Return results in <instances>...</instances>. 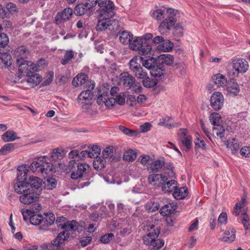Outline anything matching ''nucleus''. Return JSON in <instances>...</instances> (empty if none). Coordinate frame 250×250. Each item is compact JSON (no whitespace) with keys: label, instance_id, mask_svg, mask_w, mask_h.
<instances>
[{"label":"nucleus","instance_id":"obj_1","mask_svg":"<svg viewBox=\"0 0 250 250\" xmlns=\"http://www.w3.org/2000/svg\"><path fill=\"white\" fill-rule=\"evenodd\" d=\"M66 153L62 148H57L52 150L50 157L46 156H40L35 159L30 165V168L37 174H47L49 172L57 171V160L63 158Z\"/></svg>","mask_w":250,"mask_h":250},{"label":"nucleus","instance_id":"obj_2","mask_svg":"<svg viewBox=\"0 0 250 250\" xmlns=\"http://www.w3.org/2000/svg\"><path fill=\"white\" fill-rule=\"evenodd\" d=\"M64 230L59 233L57 237L50 244L45 245L43 247V250H58L60 244H62L69 236L68 231H76L78 229L79 225L75 220L67 221L60 225Z\"/></svg>","mask_w":250,"mask_h":250},{"label":"nucleus","instance_id":"obj_3","mask_svg":"<svg viewBox=\"0 0 250 250\" xmlns=\"http://www.w3.org/2000/svg\"><path fill=\"white\" fill-rule=\"evenodd\" d=\"M160 232V228L157 227L153 231L150 232L143 237L145 244L149 246L150 250H158L164 246V240L161 239H156Z\"/></svg>","mask_w":250,"mask_h":250},{"label":"nucleus","instance_id":"obj_4","mask_svg":"<svg viewBox=\"0 0 250 250\" xmlns=\"http://www.w3.org/2000/svg\"><path fill=\"white\" fill-rule=\"evenodd\" d=\"M119 83L123 85L131 88L136 92H139L141 91L142 86L140 83L135 84V79L128 72H124L120 74L119 76Z\"/></svg>","mask_w":250,"mask_h":250},{"label":"nucleus","instance_id":"obj_5","mask_svg":"<svg viewBox=\"0 0 250 250\" xmlns=\"http://www.w3.org/2000/svg\"><path fill=\"white\" fill-rule=\"evenodd\" d=\"M91 169V167L87 163H79L77 167L71 173V178L74 180H77L85 177L90 172Z\"/></svg>","mask_w":250,"mask_h":250},{"label":"nucleus","instance_id":"obj_6","mask_svg":"<svg viewBox=\"0 0 250 250\" xmlns=\"http://www.w3.org/2000/svg\"><path fill=\"white\" fill-rule=\"evenodd\" d=\"M19 66V71L21 75L28 76L32 72L38 70L37 66L31 61L21 60L20 62H17Z\"/></svg>","mask_w":250,"mask_h":250},{"label":"nucleus","instance_id":"obj_7","mask_svg":"<svg viewBox=\"0 0 250 250\" xmlns=\"http://www.w3.org/2000/svg\"><path fill=\"white\" fill-rule=\"evenodd\" d=\"M137 58H133L129 62V68L138 78L143 79L147 76V72L137 62Z\"/></svg>","mask_w":250,"mask_h":250},{"label":"nucleus","instance_id":"obj_8","mask_svg":"<svg viewBox=\"0 0 250 250\" xmlns=\"http://www.w3.org/2000/svg\"><path fill=\"white\" fill-rule=\"evenodd\" d=\"M187 132L185 128H181L178 132L179 140L186 151L189 150L192 146V137L187 134Z\"/></svg>","mask_w":250,"mask_h":250},{"label":"nucleus","instance_id":"obj_9","mask_svg":"<svg viewBox=\"0 0 250 250\" xmlns=\"http://www.w3.org/2000/svg\"><path fill=\"white\" fill-rule=\"evenodd\" d=\"M210 105L216 111L220 110L224 104V98L222 93L214 92L210 98Z\"/></svg>","mask_w":250,"mask_h":250},{"label":"nucleus","instance_id":"obj_10","mask_svg":"<svg viewBox=\"0 0 250 250\" xmlns=\"http://www.w3.org/2000/svg\"><path fill=\"white\" fill-rule=\"evenodd\" d=\"M176 20L172 17H168L163 21L159 26V31L161 35H167L171 28L175 25Z\"/></svg>","mask_w":250,"mask_h":250},{"label":"nucleus","instance_id":"obj_11","mask_svg":"<svg viewBox=\"0 0 250 250\" xmlns=\"http://www.w3.org/2000/svg\"><path fill=\"white\" fill-rule=\"evenodd\" d=\"M232 67L236 71V75L238 76L239 73H244L248 70L249 64L245 59H236L232 60Z\"/></svg>","mask_w":250,"mask_h":250},{"label":"nucleus","instance_id":"obj_12","mask_svg":"<svg viewBox=\"0 0 250 250\" xmlns=\"http://www.w3.org/2000/svg\"><path fill=\"white\" fill-rule=\"evenodd\" d=\"M27 191L20 196V201L24 204H30L36 202L38 199V194L36 191H32L30 188L27 189Z\"/></svg>","mask_w":250,"mask_h":250},{"label":"nucleus","instance_id":"obj_13","mask_svg":"<svg viewBox=\"0 0 250 250\" xmlns=\"http://www.w3.org/2000/svg\"><path fill=\"white\" fill-rule=\"evenodd\" d=\"M73 10L71 8H64L62 11L58 12L55 17V22L59 24L70 20L72 16Z\"/></svg>","mask_w":250,"mask_h":250},{"label":"nucleus","instance_id":"obj_14","mask_svg":"<svg viewBox=\"0 0 250 250\" xmlns=\"http://www.w3.org/2000/svg\"><path fill=\"white\" fill-rule=\"evenodd\" d=\"M228 93L231 96H236L240 91V86L234 79H230L226 85Z\"/></svg>","mask_w":250,"mask_h":250},{"label":"nucleus","instance_id":"obj_15","mask_svg":"<svg viewBox=\"0 0 250 250\" xmlns=\"http://www.w3.org/2000/svg\"><path fill=\"white\" fill-rule=\"evenodd\" d=\"M12 58L8 52H0V68L3 69L8 68L12 64Z\"/></svg>","mask_w":250,"mask_h":250},{"label":"nucleus","instance_id":"obj_16","mask_svg":"<svg viewBox=\"0 0 250 250\" xmlns=\"http://www.w3.org/2000/svg\"><path fill=\"white\" fill-rule=\"evenodd\" d=\"M111 18L104 17L103 14H100V19L96 26V30L98 31H102L106 30L108 27L111 25Z\"/></svg>","mask_w":250,"mask_h":250},{"label":"nucleus","instance_id":"obj_17","mask_svg":"<svg viewBox=\"0 0 250 250\" xmlns=\"http://www.w3.org/2000/svg\"><path fill=\"white\" fill-rule=\"evenodd\" d=\"M116 149L113 146H109L105 148L102 152L101 156L104 160L108 159L112 161L116 158Z\"/></svg>","mask_w":250,"mask_h":250},{"label":"nucleus","instance_id":"obj_18","mask_svg":"<svg viewBox=\"0 0 250 250\" xmlns=\"http://www.w3.org/2000/svg\"><path fill=\"white\" fill-rule=\"evenodd\" d=\"M28 53L29 51L25 46H21L17 47L14 52L17 62H20L21 60H24Z\"/></svg>","mask_w":250,"mask_h":250},{"label":"nucleus","instance_id":"obj_19","mask_svg":"<svg viewBox=\"0 0 250 250\" xmlns=\"http://www.w3.org/2000/svg\"><path fill=\"white\" fill-rule=\"evenodd\" d=\"M235 230L233 228H229L225 230L224 236L219 239L223 242L230 243L235 239Z\"/></svg>","mask_w":250,"mask_h":250},{"label":"nucleus","instance_id":"obj_20","mask_svg":"<svg viewBox=\"0 0 250 250\" xmlns=\"http://www.w3.org/2000/svg\"><path fill=\"white\" fill-rule=\"evenodd\" d=\"M42 183V180L36 176H30L28 179L29 188H30L32 191L38 190Z\"/></svg>","mask_w":250,"mask_h":250},{"label":"nucleus","instance_id":"obj_21","mask_svg":"<svg viewBox=\"0 0 250 250\" xmlns=\"http://www.w3.org/2000/svg\"><path fill=\"white\" fill-rule=\"evenodd\" d=\"M27 76L28 78L26 81L31 87L37 86L42 80V77L39 74L34 73V72L31 73L30 75Z\"/></svg>","mask_w":250,"mask_h":250},{"label":"nucleus","instance_id":"obj_22","mask_svg":"<svg viewBox=\"0 0 250 250\" xmlns=\"http://www.w3.org/2000/svg\"><path fill=\"white\" fill-rule=\"evenodd\" d=\"M103 7L104 8L102 10L101 14H103V16H104V17H113L114 15V12L113 11L114 4L113 2L108 0V2L106 3L105 6Z\"/></svg>","mask_w":250,"mask_h":250},{"label":"nucleus","instance_id":"obj_23","mask_svg":"<svg viewBox=\"0 0 250 250\" xmlns=\"http://www.w3.org/2000/svg\"><path fill=\"white\" fill-rule=\"evenodd\" d=\"M119 40L121 43L124 45L129 44L133 39V34L129 31L124 30L120 32Z\"/></svg>","mask_w":250,"mask_h":250},{"label":"nucleus","instance_id":"obj_24","mask_svg":"<svg viewBox=\"0 0 250 250\" xmlns=\"http://www.w3.org/2000/svg\"><path fill=\"white\" fill-rule=\"evenodd\" d=\"M215 84L218 87H224L227 85L228 81L226 76L220 73H218L212 77Z\"/></svg>","mask_w":250,"mask_h":250},{"label":"nucleus","instance_id":"obj_25","mask_svg":"<svg viewBox=\"0 0 250 250\" xmlns=\"http://www.w3.org/2000/svg\"><path fill=\"white\" fill-rule=\"evenodd\" d=\"M188 190L186 187L177 188L173 192V197L177 200L182 199L188 196Z\"/></svg>","mask_w":250,"mask_h":250},{"label":"nucleus","instance_id":"obj_26","mask_svg":"<svg viewBox=\"0 0 250 250\" xmlns=\"http://www.w3.org/2000/svg\"><path fill=\"white\" fill-rule=\"evenodd\" d=\"M177 206L173 203H169L163 206L160 210L161 214L164 216L172 213L176 209Z\"/></svg>","mask_w":250,"mask_h":250},{"label":"nucleus","instance_id":"obj_27","mask_svg":"<svg viewBox=\"0 0 250 250\" xmlns=\"http://www.w3.org/2000/svg\"><path fill=\"white\" fill-rule=\"evenodd\" d=\"M178 183L174 180H170L162 186V189L165 192H171L174 191L177 188Z\"/></svg>","mask_w":250,"mask_h":250},{"label":"nucleus","instance_id":"obj_28","mask_svg":"<svg viewBox=\"0 0 250 250\" xmlns=\"http://www.w3.org/2000/svg\"><path fill=\"white\" fill-rule=\"evenodd\" d=\"M20 137H17V133L13 130H8L1 135V139L4 142L14 141L19 139Z\"/></svg>","mask_w":250,"mask_h":250},{"label":"nucleus","instance_id":"obj_29","mask_svg":"<svg viewBox=\"0 0 250 250\" xmlns=\"http://www.w3.org/2000/svg\"><path fill=\"white\" fill-rule=\"evenodd\" d=\"M144 39L142 41L141 43L139 44L141 47H139L138 51L139 53L142 55H145L148 54L150 52L152 46L151 44H149V42H146Z\"/></svg>","mask_w":250,"mask_h":250},{"label":"nucleus","instance_id":"obj_30","mask_svg":"<svg viewBox=\"0 0 250 250\" xmlns=\"http://www.w3.org/2000/svg\"><path fill=\"white\" fill-rule=\"evenodd\" d=\"M29 187L28 182L17 181L14 186L15 191L18 194H23Z\"/></svg>","mask_w":250,"mask_h":250},{"label":"nucleus","instance_id":"obj_31","mask_svg":"<svg viewBox=\"0 0 250 250\" xmlns=\"http://www.w3.org/2000/svg\"><path fill=\"white\" fill-rule=\"evenodd\" d=\"M165 162L163 160H157L152 162L148 167V169L152 172H158L164 166Z\"/></svg>","mask_w":250,"mask_h":250},{"label":"nucleus","instance_id":"obj_32","mask_svg":"<svg viewBox=\"0 0 250 250\" xmlns=\"http://www.w3.org/2000/svg\"><path fill=\"white\" fill-rule=\"evenodd\" d=\"M148 183L152 186H160L161 185V175L159 174H150L147 178Z\"/></svg>","mask_w":250,"mask_h":250},{"label":"nucleus","instance_id":"obj_33","mask_svg":"<svg viewBox=\"0 0 250 250\" xmlns=\"http://www.w3.org/2000/svg\"><path fill=\"white\" fill-rule=\"evenodd\" d=\"M172 119V118L170 116H166L164 117L160 120L159 122V125L161 126H165L168 128H171L172 127H177L179 126L180 124L177 123H176L174 124H171L169 122Z\"/></svg>","mask_w":250,"mask_h":250},{"label":"nucleus","instance_id":"obj_34","mask_svg":"<svg viewBox=\"0 0 250 250\" xmlns=\"http://www.w3.org/2000/svg\"><path fill=\"white\" fill-rule=\"evenodd\" d=\"M93 97V92H90V90H85L82 91L79 95L77 101L78 103L82 104L83 101H86L91 100Z\"/></svg>","mask_w":250,"mask_h":250},{"label":"nucleus","instance_id":"obj_35","mask_svg":"<svg viewBox=\"0 0 250 250\" xmlns=\"http://www.w3.org/2000/svg\"><path fill=\"white\" fill-rule=\"evenodd\" d=\"M174 46L173 42L169 40L164 41L162 43L157 46V49L164 52H169L172 50Z\"/></svg>","mask_w":250,"mask_h":250},{"label":"nucleus","instance_id":"obj_36","mask_svg":"<svg viewBox=\"0 0 250 250\" xmlns=\"http://www.w3.org/2000/svg\"><path fill=\"white\" fill-rule=\"evenodd\" d=\"M241 216L242 218H238V220H241V223L243 224L246 230H250V218L247 213V210L243 209V212H242Z\"/></svg>","mask_w":250,"mask_h":250},{"label":"nucleus","instance_id":"obj_37","mask_svg":"<svg viewBox=\"0 0 250 250\" xmlns=\"http://www.w3.org/2000/svg\"><path fill=\"white\" fill-rule=\"evenodd\" d=\"M89 9L85 3H79L76 6L74 13L76 15L81 16L84 14Z\"/></svg>","mask_w":250,"mask_h":250},{"label":"nucleus","instance_id":"obj_38","mask_svg":"<svg viewBox=\"0 0 250 250\" xmlns=\"http://www.w3.org/2000/svg\"><path fill=\"white\" fill-rule=\"evenodd\" d=\"M137 153L135 150L129 149L126 151L123 155V160L127 162H132L136 158Z\"/></svg>","mask_w":250,"mask_h":250},{"label":"nucleus","instance_id":"obj_39","mask_svg":"<svg viewBox=\"0 0 250 250\" xmlns=\"http://www.w3.org/2000/svg\"><path fill=\"white\" fill-rule=\"evenodd\" d=\"M93 165L95 169L102 170L106 165V160H104L102 157H99L94 160Z\"/></svg>","mask_w":250,"mask_h":250},{"label":"nucleus","instance_id":"obj_40","mask_svg":"<svg viewBox=\"0 0 250 250\" xmlns=\"http://www.w3.org/2000/svg\"><path fill=\"white\" fill-rule=\"evenodd\" d=\"M15 148V144L9 143L4 145L0 149V156L6 155L12 152Z\"/></svg>","mask_w":250,"mask_h":250},{"label":"nucleus","instance_id":"obj_41","mask_svg":"<svg viewBox=\"0 0 250 250\" xmlns=\"http://www.w3.org/2000/svg\"><path fill=\"white\" fill-rule=\"evenodd\" d=\"M221 119L220 114L217 112L212 113L209 116V120L214 126L220 125Z\"/></svg>","mask_w":250,"mask_h":250},{"label":"nucleus","instance_id":"obj_42","mask_svg":"<svg viewBox=\"0 0 250 250\" xmlns=\"http://www.w3.org/2000/svg\"><path fill=\"white\" fill-rule=\"evenodd\" d=\"M74 57V52L72 50L66 51L63 59L61 62L62 65H65L69 63L71 60Z\"/></svg>","mask_w":250,"mask_h":250},{"label":"nucleus","instance_id":"obj_43","mask_svg":"<svg viewBox=\"0 0 250 250\" xmlns=\"http://www.w3.org/2000/svg\"><path fill=\"white\" fill-rule=\"evenodd\" d=\"M30 222L33 225H39L42 221V216L41 214L32 213L29 218Z\"/></svg>","mask_w":250,"mask_h":250},{"label":"nucleus","instance_id":"obj_44","mask_svg":"<svg viewBox=\"0 0 250 250\" xmlns=\"http://www.w3.org/2000/svg\"><path fill=\"white\" fill-rule=\"evenodd\" d=\"M119 129L125 134L130 137L136 136L138 134V131L129 129L122 125L119 126Z\"/></svg>","mask_w":250,"mask_h":250},{"label":"nucleus","instance_id":"obj_45","mask_svg":"<svg viewBox=\"0 0 250 250\" xmlns=\"http://www.w3.org/2000/svg\"><path fill=\"white\" fill-rule=\"evenodd\" d=\"M101 151V148L97 145L93 146L88 150L90 154V158H98Z\"/></svg>","mask_w":250,"mask_h":250},{"label":"nucleus","instance_id":"obj_46","mask_svg":"<svg viewBox=\"0 0 250 250\" xmlns=\"http://www.w3.org/2000/svg\"><path fill=\"white\" fill-rule=\"evenodd\" d=\"M225 130L224 127L221 125H219L213 127L212 133L213 135H216L217 137L222 138L225 136Z\"/></svg>","mask_w":250,"mask_h":250},{"label":"nucleus","instance_id":"obj_47","mask_svg":"<svg viewBox=\"0 0 250 250\" xmlns=\"http://www.w3.org/2000/svg\"><path fill=\"white\" fill-rule=\"evenodd\" d=\"M44 184L46 188L48 189H52L56 188L57 181L53 178L48 177L45 180Z\"/></svg>","mask_w":250,"mask_h":250},{"label":"nucleus","instance_id":"obj_48","mask_svg":"<svg viewBox=\"0 0 250 250\" xmlns=\"http://www.w3.org/2000/svg\"><path fill=\"white\" fill-rule=\"evenodd\" d=\"M142 40L141 38H135L130 42L129 45L131 49L138 51L139 47H141L139 44L141 43Z\"/></svg>","mask_w":250,"mask_h":250},{"label":"nucleus","instance_id":"obj_49","mask_svg":"<svg viewBox=\"0 0 250 250\" xmlns=\"http://www.w3.org/2000/svg\"><path fill=\"white\" fill-rule=\"evenodd\" d=\"M143 85L147 88L153 87L157 84V82L154 80L150 79L148 77H146L143 79Z\"/></svg>","mask_w":250,"mask_h":250},{"label":"nucleus","instance_id":"obj_50","mask_svg":"<svg viewBox=\"0 0 250 250\" xmlns=\"http://www.w3.org/2000/svg\"><path fill=\"white\" fill-rule=\"evenodd\" d=\"M165 69L163 67H159L157 65H154L151 70V74L155 77H160L163 75Z\"/></svg>","mask_w":250,"mask_h":250},{"label":"nucleus","instance_id":"obj_51","mask_svg":"<svg viewBox=\"0 0 250 250\" xmlns=\"http://www.w3.org/2000/svg\"><path fill=\"white\" fill-rule=\"evenodd\" d=\"M162 60V63L167 65L173 63L174 60L173 57L170 54H163L161 56Z\"/></svg>","mask_w":250,"mask_h":250},{"label":"nucleus","instance_id":"obj_52","mask_svg":"<svg viewBox=\"0 0 250 250\" xmlns=\"http://www.w3.org/2000/svg\"><path fill=\"white\" fill-rule=\"evenodd\" d=\"M228 147L230 149L232 154L236 153L240 148V145L237 141L233 139L232 141L228 144Z\"/></svg>","mask_w":250,"mask_h":250},{"label":"nucleus","instance_id":"obj_53","mask_svg":"<svg viewBox=\"0 0 250 250\" xmlns=\"http://www.w3.org/2000/svg\"><path fill=\"white\" fill-rule=\"evenodd\" d=\"M19 171L20 169H18ZM27 172L28 170L24 169L23 171H20V173L18 174L17 180L18 182H28L27 181Z\"/></svg>","mask_w":250,"mask_h":250},{"label":"nucleus","instance_id":"obj_54","mask_svg":"<svg viewBox=\"0 0 250 250\" xmlns=\"http://www.w3.org/2000/svg\"><path fill=\"white\" fill-rule=\"evenodd\" d=\"M164 168L165 174L167 175L168 177L172 178L175 177V173L173 170L174 167L172 164H168L167 166L165 167Z\"/></svg>","mask_w":250,"mask_h":250},{"label":"nucleus","instance_id":"obj_55","mask_svg":"<svg viewBox=\"0 0 250 250\" xmlns=\"http://www.w3.org/2000/svg\"><path fill=\"white\" fill-rule=\"evenodd\" d=\"M152 17L157 21H161L164 18V11L161 9L155 10L152 14Z\"/></svg>","mask_w":250,"mask_h":250},{"label":"nucleus","instance_id":"obj_56","mask_svg":"<svg viewBox=\"0 0 250 250\" xmlns=\"http://www.w3.org/2000/svg\"><path fill=\"white\" fill-rule=\"evenodd\" d=\"M114 238V235L112 233L106 234L102 236L100 239L103 244H107Z\"/></svg>","mask_w":250,"mask_h":250},{"label":"nucleus","instance_id":"obj_57","mask_svg":"<svg viewBox=\"0 0 250 250\" xmlns=\"http://www.w3.org/2000/svg\"><path fill=\"white\" fill-rule=\"evenodd\" d=\"M9 42V38L7 35L3 33H0V46L4 47Z\"/></svg>","mask_w":250,"mask_h":250},{"label":"nucleus","instance_id":"obj_58","mask_svg":"<svg viewBox=\"0 0 250 250\" xmlns=\"http://www.w3.org/2000/svg\"><path fill=\"white\" fill-rule=\"evenodd\" d=\"M154 61L153 58L146 59L144 60L143 62V66L147 68V69L151 70L152 69L153 67L155 65L154 64Z\"/></svg>","mask_w":250,"mask_h":250},{"label":"nucleus","instance_id":"obj_59","mask_svg":"<svg viewBox=\"0 0 250 250\" xmlns=\"http://www.w3.org/2000/svg\"><path fill=\"white\" fill-rule=\"evenodd\" d=\"M77 78L79 81L80 85H83L85 84V83L88 80L87 76L84 73H81L77 76Z\"/></svg>","mask_w":250,"mask_h":250},{"label":"nucleus","instance_id":"obj_60","mask_svg":"<svg viewBox=\"0 0 250 250\" xmlns=\"http://www.w3.org/2000/svg\"><path fill=\"white\" fill-rule=\"evenodd\" d=\"M115 102L120 105H123L125 103V96L123 93H120L114 97Z\"/></svg>","mask_w":250,"mask_h":250},{"label":"nucleus","instance_id":"obj_61","mask_svg":"<svg viewBox=\"0 0 250 250\" xmlns=\"http://www.w3.org/2000/svg\"><path fill=\"white\" fill-rule=\"evenodd\" d=\"M240 154L245 157H250V147L245 146L241 148L240 151Z\"/></svg>","mask_w":250,"mask_h":250},{"label":"nucleus","instance_id":"obj_62","mask_svg":"<svg viewBox=\"0 0 250 250\" xmlns=\"http://www.w3.org/2000/svg\"><path fill=\"white\" fill-rule=\"evenodd\" d=\"M83 88L86 90H90V92H92V90L95 87V84L93 81H89L87 80V82L83 85Z\"/></svg>","mask_w":250,"mask_h":250},{"label":"nucleus","instance_id":"obj_63","mask_svg":"<svg viewBox=\"0 0 250 250\" xmlns=\"http://www.w3.org/2000/svg\"><path fill=\"white\" fill-rule=\"evenodd\" d=\"M174 34L177 36H182L183 35V28L179 23L176 24L174 26Z\"/></svg>","mask_w":250,"mask_h":250},{"label":"nucleus","instance_id":"obj_64","mask_svg":"<svg viewBox=\"0 0 250 250\" xmlns=\"http://www.w3.org/2000/svg\"><path fill=\"white\" fill-rule=\"evenodd\" d=\"M108 97V93L104 92L98 96L97 102L99 104H102L104 102V101H105Z\"/></svg>","mask_w":250,"mask_h":250}]
</instances>
